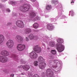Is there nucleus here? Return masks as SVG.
I'll return each mask as SVG.
<instances>
[{
	"mask_svg": "<svg viewBox=\"0 0 77 77\" xmlns=\"http://www.w3.org/2000/svg\"><path fill=\"white\" fill-rule=\"evenodd\" d=\"M33 50L35 52L33 51H32L30 54L29 56L31 59H35L38 57V54L36 53H39L41 52V48L38 46V45H35L33 48Z\"/></svg>",
	"mask_w": 77,
	"mask_h": 77,
	"instance_id": "1",
	"label": "nucleus"
},
{
	"mask_svg": "<svg viewBox=\"0 0 77 77\" xmlns=\"http://www.w3.org/2000/svg\"><path fill=\"white\" fill-rule=\"evenodd\" d=\"M57 42L58 43L56 45L57 50L59 52H62L64 50V46L61 43L63 42V41L62 38H59L57 40Z\"/></svg>",
	"mask_w": 77,
	"mask_h": 77,
	"instance_id": "2",
	"label": "nucleus"
},
{
	"mask_svg": "<svg viewBox=\"0 0 77 77\" xmlns=\"http://www.w3.org/2000/svg\"><path fill=\"white\" fill-rule=\"evenodd\" d=\"M30 7V5H22L20 7V9L25 13L26 11H29Z\"/></svg>",
	"mask_w": 77,
	"mask_h": 77,
	"instance_id": "3",
	"label": "nucleus"
},
{
	"mask_svg": "<svg viewBox=\"0 0 77 77\" xmlns=\"http://www.w3.org/2000/svg\"><path fill=\"white\" fill-rule=\"evenodd\" d=\"M60 63V62L57 60H54V61H51L49 63L50 65H51V67L53 68H57V63Z\"/></svg>",
	"mask_w": 77,
	"mask_h": 77,
	"instance_id": "4",
	"label": "nucleus"
},
{
	"mask_svg": "<svg viewBox=\"0 0 77 77\" xmlns=\"http://www.w3.org/2000/svg\"><path fill=\"white\" fill-rule=\"evenodd\" d=\"M6 44L8 48H12L13 46H14V41L10 39L8 41Z\"/></svg>",
	"mask_w": 77,
	"mask_h": 77,
	"instance_id": "5",
	"label": "nucleus"
},
{
	"mask_svg": "<svg viewBox=\"0 0 77 77\" xmlns=\"http://www.w3.org/2000/svg\"><path fill=\"white\" fill-rule=\"evenodd\" d=\"M16 24L17 27L20 28H23L24 27V25L23 22L22 21H17L16 22Z\"/></svg>",
	"mask_w": 77,
	"mask_h": 77,
	"instance_id": "6",
	"label": "nucleus"
},
{
	"mask_svg": "<svg viewBox=\"0 0 77 77\" xmlns=\"http://www.w3.org/2000/svg\"><path fill=\"white\" fill-rule=\"evenodd\" d=\"M16 40L18 42L21 43L23 42V37L20 35H17L16 37Z\"/></svg>",
	"mask_w": 77,
	"mask_h": 77,
	"instance_id": "7",
	"label": "nucleus"
},
{
	"mask_svg": "<svg viewBox=\"0 0 77 77\" xmlns=\"http://www.w3.org/2000/svg\"><path fill=\"white\" fill-rule=\"evenodd\" d=\"M8 61V58L6 57L0 56V62L2 63H5Z\"/></svg>",
	"mask_w": 77,
	"mask_h": 77,
	"instance_id": "8",
	"label": "nucleus"
},
{
	"mask_svg": "<svg viewBox=\"0 0 77 77\" xmlns=\"http://www.w3.org/2000/svg\"><path fill=\"white\" fill-rule=\"evenodd\" d=\"M25 48V45L23 44H19L17 47V48L19 51H23Z\"/></svg>",
	"mask_w": 77,
	"mask_h": 77,
	"instance_id": "9",
	"label": "nucleus"
},
{
	"mask_svg": "<svg viewBox=\"0 0 77 77\" xmlns=\"http://www.w3.org/2000/svg\"><path fill=\"white\" fill-rule=\"evenodd\" d=\"M28 37L29 39H35V40H38V37L37 36H36L32 34H30L29 36Z\"/></svg>",
	"mask_w": 77,
	"mask_h": 77,
	"instance_id": "10",
	"label": "nucleus"
},
{
	"mask_svg": "<svg viewBox=\"0 0 77 77\" xmlns=\"http://www.w3.org/2000/svg\"><path fill=\"white\" fill-rule=\"evenodd\" d=\"M45 65H46V64L45 62L40 63L39 64V68L40 69H44V68L45 67Z\"/></svg>",
	"mask_w": 77,
	"mask_h": 77,
	"instance_id": "11",
	"label": "nucleus"
},
{
	"mask_svg": "<svg viewBox=\"0 0 77 77\" xmlns=\"http://www.w3.org/2000/svg\"><path fill=\"white\" fill-rule=\"evenodd\" d=\"M1 54L4 56H8L9 55V52L6 51H3L1 52Z\"/></svg>",
	"mask_w": 77,
	"mask_h": 77,
	"instance_id": "12",
	"label": "nucleus"
},
{
	"mask_svg": "<svg viewBox=\"0 0 77 77\" xmlns=\"http://www.w3.org/2000/svg\"><path fill=\"white\" fill-rule=\"evenodd\" d=\"M54 28V26L51 24H48L47 26V29L49 30H52Z\"/></svg>",
	"mask_w": 77,
	"mask_h": 77,
	"instance_id": "13",
	"label": "nucleus"
},
{
	"mask_svg": "<svg viewBox=\"0 0 77 77\" xmlns=\"http://www.w3.org/2000/svg\"><path fill=\"white\" fill-rule=\"evenodd\" d=\"M19 67H22L24 69H25L26 71H28V70L30 68V67L28 65H25L24 66H20Z\"/></svg>",
	"mask_w": 77,
	"mask_h": 77,
	"instance_id": "14",
	"label": "nucleus"
},
{
	"mask_svg": "<svg viewBox=\"0 0 77 77\" xmlns=\"http://www.w3.org/2000/svg\"><path fill=\"white\" fill-rule=\"evenodd\" d=\"M38 60L40 63H43V62H45L44 60V59L42 57V56H40L38 58Z\"/></svg>",
	"mask_w": 77,
	"mask_h": 77,
	"instance_id": "15",
	"label": "nucleus"
},
{
	"mask_svg": "<svg viewBox=\"0 0 77 77\" xmlns=\"http://www.w3.org/2000/svg\"><path fill=\"white\" fill-rule=\"evenodd\" d=\"M31 32L32 30H31L30 29L27 28L25 29L24 33H26V34H29Z\"/></svg>",
	"mask_w": 77,
	"mask_h": 77,
	"instance_id": "16",
	"label": "nucleus"
},
{
	"mask_svg": "<svg viewBox=\"0 0 77 77\" xmlns=\"http://www.w3.org/2000/svg\"><path fill=\"white\" fill-rule=\"evenodd\" d=\"M4 36L2 35H0V44H2L4 41Z\"/></svg>",
	"mask_w": 77,
	"mask_h": 77,
	"instance_id": "17",
	"label": "nucleus"
},
{
	"mask_svg": "<svg viewBox=\"0 0 77 77\" xmlns=\"http://www.w3.org/2000/svg\"><path fill=\"white\" fill-rule=\"evenodd\" d=\"M36 16V14L35 12H33L30 14L29 16L30 18H34Z\"/></svg>",
	"mask_w": 77,
	"mask_h": 77,
	"instance_id": "18",
	"label": "nucleus"
},
{
	"mask_svg": "<svg viewBox=\"0 0 77 77\" xmlns=\"http://www.w3.org/2000/svg\"><path fill=\"white\" fill-rule=\"evenodd\" d=\"M51 9V6L50 5H47L46 7V9L47 11H49Z\"/></svg>",
	"mask_w": 77,
	"mask_h": 77,
	"instance_id": "19",
	"label": "nucleus"
},
{
	"mask_svg": "<svg viewBox=\"0 0 77 77\" xmlns=\"http://www.w3.org/2000/svg\"><path fill=\"white\" fill-rule=\"evenodd\" d=\"M33 26L35 29H37V28H38V27H39V25L38 23H35L33 24Z\"/></svg>",
	"mask_w": 77,
	"mask_h": 77,
	"instance_id": "20",
	"label": "nucleus"
},
{
	"mask_svg": "<svg viewBox=\"0 0 77 77\" xmlns=\"http://www.w3.org/2000/svg\"><path fill=\"white\" fill-rule=\"evenodd\" d=\"M54 42L53 41L50 42L49 45L51 47H54Z\"/></svg>",
	"mask_w": 77,
	"mask_h": 77,
	"instance_id": "21",
	"label": "nucleus"
},
{
	"mask_svg": "<svg viewBox=\"0 0 77 77\" xmlns=\"http://www.w3.org/2000/svg\"><path fill=\"white\" fill-rule=\"evenodd\" d=\"M60 68H61V67H59V69L57 70H54L55 73V74H58L59 72V71L60 70Z\"/></svg>",
	"mask_w": 77,
	"mask_h": 77,
	"instance_id": "22",
	"label": "nucleus"
},
{
	"mask_svg": "<svg viewBox=\"0 0 77 77\" xmlns=\"http://www.w3.org/2000/svg\"><path fill=\"white\" fill-rule=\"evenodd\" d=\"M10 3L11 5H15L17 4V3L15 1H11Z\"/></svg>",
	"mask_w": 77,
	"mask_h": 77,
	"instance_id": "23",
	"label": "nucleus"
},
{
	"mask_svg": "<svg viewBox=\"0 0 77 77\" xmlns=\"http://www.w3.org/2000/svg\"><path fill=\"white\" fill-rule=\"evenodd\" d=\"M34 65L35 66H37L38 65V61H35L34 63Z\"/></svg>",
	"mask_w": 77,
	"mask_h": 77,
	"instance_id": "24",
	"label": "nucleus"
},
{
	"mask_svg": "<svg viewBox=\"0 0 77 77\" xmlns=\"http://www.w3.org/2000/svg\"><path fill=\"white\" fill-rule=\"evenodd\" d=\"M51 52L53 54H56V51L55 50H51Z\"/></svg>",
	"mask_w": 77,
	"mask_h": 77,
	"instance_id": "25",
	"label": "nucleus"
},
{
	"mask_svg": "<svg viewBox=\"0 0 77 77\" xmlns=\"http://www.w3.org/2000/svg\"><path fill=\"white\" fill-rule=\"evenodd\" d=\"M52 3H54L55 5L57 4L58 2H57V0H53L52 1Z\"/></svg>",
	"mask_w": 77,
	"mask_h": 77,
	"instance_id": "26",
	"label": "nucleus"
},
{
	"mask_svg": "<svg viewBox=\"0 0 77 77\" xmlns=\"http://www.w3.org/2000/svg\"><path fill=\"white\" fill-rule=\"evenodd\" d=\"M5 8V5L3 4L0 3V8Z\"/></svg>",
	"mask_w": 77,
	"mask_h": 77,
	"instance_id": "27",
	"label": "nucleus"
},
{
	"mask_svg": "<svg viewBox=\"0 0 77 77\" xmlns=\"http://www.w3.org/2000/svg\"><path fill=\"white\" fill-rule=\"evenodd\" d=\"M39 20V18H38V17H36L33 19L34 21H38Z\"/></svg>",
	"mask_w": 77,
	"mask_h": 77,
	"instance_id": "28",
	"label": "nucleus"
},
{
	"mask_svg": "<svg viewBox=\"0 0 77 77\" xmlns=\"http://www.w3.org/2000/svg\"><path fill=\"white\" fill-rule=\"evenodd\" d=\"M20 62L21 63H22V64H25L26 61H24L23 60H20Z\"/></svg>",
	"mask_w": 77,
	"mask_h": 77,
	"instance_id": "29",
	"label": "nucleus"
},
{
	"mask_svg": "<svg viewBox=\"0 0 77 77\" xmlns=\"http://www.w3.org/2000/svg\"><path fill=\"white\" fill-rule=\"evenodd\" d=\"M33 75L31 72H29L28 73V76L29 77H32Z\"/></svg>",
	"mask_w": 77,
	"mask_h": 77,
	"instance_id": "30",
	"label": "nucleus"
},
{
	"mask_svg": "<svg viewBox=\"0 0 77 77\" xmlns=\"http://www.w3.org/2000/svg\"><path fill=\"white\" fill-rule=\"evenodd\" d=\"M70 13L71 14V16H73L74 15V12L72 10H71V11H70Z\"/></svg>",
	"mask_w": 77,
	"mask_h": 77,
	"instance_id": "31",
	"label": "nucleus"
},
{
	"mask_svg": "<svg viewBox=\"0 0 77 77\" xmlns=\"http://www.w3.org/2000/svg\"><path fill=\"white\" fill-rule=\"evenodd\" d=\"M6 11L7 12H11V10L9 8L6 9Z\"/></svg>",
	"mask_w": 77,
	"mask_h": 77,
	"instance_id": "32",
	"label": "nucleus"
},
{
	"mask_svg": "<svg viewBox=\"0 0 77 77\" xmlns=\"http://www.w3.org/2000/svg\"><path fill=\"white\" fill-rule=\"evenodd\" d=\"M33 77H39V76L38 75L35 74L33 75Z\"/></svg>",
	"mask_w": 77,
	"mask_h": 77,
	"instance_id": "33",
	"label": "nucleus"
},
{
	"mask_svg": "<svg viewBox=\"0 0 77 77\" xmlns=\"http://www.w3.org/2000/svg\"><path fill=\"white\" fill-rule=\"evenodd\" d=\"M26 41H29V38L28 37H26V38L25 39Z\"/></svg>",
	"mask_w": 77,
	"mask_h": 77,
	"instance_id": "34",
	"label": "nucleus"
},
{
	"mask_svg": "<svg viewBox=\"0 0 77 77\" xmlns=\"http://www.w3.org/2000/svg\"><path fill=\"white\" fill-rule=\"evenodd\" d=\"M7 25V26H11V25H12V23L10 22L8 23Z\"/></svg>",
	"mask_w": 77,
	"mask_h": 77,
	"instance_id": "35",
	"label": "nucleus"
},
{
	"mask_svg": "<svg viewBox=\"0 0 77 77\" xmlns=\"http://www.w3.org/2000/svg\"><path fill=\"white\" fill-rule=\"evenodd\" d=\"M42 76H43L42 77H46L47 76L45 75V74L43 73L42 74Z\"/></svg>",
	"mask_w": 77,
	"mask_h": 77,
	"instance_id": "36",
	"label": "nucleus"
},
{
	"mask_svg": "<svg viewBox=\"0 0 77 77\" xmlns=\"http://www.w3.org/2000/svg\"><path fill=\"white\" fill-rule=\"evenodd\" d=\"M14 59H17L18 57V56L17 55H14Z\"/></svg>",
	"mask_w": 77,
	"mask_h": 77,
	"instance_id": "37",
	"label": "nucleus"
},
{
	"mask_svg": "<svg viewBox=\"0 0 77 77\" xmlns=\"http://www.w3.org/2000/svg\"><path fill=\"white\" fill-rule=\"evenodd\" d=\"M10 77H14V74H12L10 75Z\"/></svg>",
	"mask_w": 77,
	"mask_h": 77,
	"instance_id": "38",
	"label": "nucleus"
},
{
	"mask_svg": "<svg viewBox=\"0 0 77 77\" xmlns=\"http://www.w3.org/2000/svg\"><path fill=\"white\" fill-rule=\"evenodd\" d=\"M20 16H23V14L21 13H20L19 14Z\"/></svg>",
	"mask_w": 77,
	"mask_h": 77,
	"instance_id": "39",
	"label": "nucleus"
},
{
	"mask_svg": "<svg viewBox=\"0 0 77 77\" xmlns=\"http://www.w3.org/2000/svg\"><path fill=\"white\" fill-rule=\"evenodd\" d=\"M7 0H2V2H5Z\"/></svg>",
	"mask_w": 77,
	"mask_h": 77,
	"instance_id": "40",
	"label": "nucleus"
},
{
	"mask_svg": "<svg viewBox=\"0 0 77 77\" xmlns=\"http://www.w3.org/2000/svg\"><path fill=\"white\" fill-rule=\"evenodd\" d=\"M30 1H31L32 2H35V1H36V0H30Z\"/></svg>",
	"mask_w": 77,
	"mask_h": 77,
	"instance_id": "41",
	"label": "nucleus"
},
{
	"mask_svg": "<svg viewBox=\"0 0 77 77\" xmlns=\"http://www.w3.org/2000/svg\"><path fill=\"white\" fill-rule=\"evenodd\" d=\"M21 74V75H24V73H22Z\"/></svg>",
	"mask_w": 77,
	"mask_h": 77,
	"instance_id": "42",
	"label": "nucleus"
},
{
	"mask_svg": "<svg viewBox=\"0 0 77 77\" xmlns=\"http://www.w3.org/2000/svg\"><path fill=\"white\" fill-rule=\"evenodd\" d=\"M2 11H5V9H2Z\"/></svg>",
	"mask_w": 77,
	"mask_h": 77,
	"instance_id": "43",
	"label": "nucleus"
},
{
	"mask_svg": "<svg viewBox=\"0 0 77 77\" xmlns=\"http://www.w3.org/2000/svg\"><path fill=\"white\" fill-rule=\"evenodd\" d=\"M74 3V2L72 1V2H71V3Z\"/></svg>",
	"mask_w": 77,
	"mask_h": 77,
	"instance_id": "44",
	"label": "nucleus"
},
{
	"mask_svg": "<svg viewBox=\"0 0 77 77\" xmlns=\"http://www.w3.org/2000/svg\"><path fill=\"white\" fill-rule=\"evenodd\" d=\"M47 17H48V16H47Z\"/></svg>",
	"mask_w": 77,
	"mask_h": 77,
	"instance_id": "45",
	"label": "nucleus"
},
{
	"mask_svg": "<svg viewBox=\"0 0 77 77\" xmlns=\"http://www.w3.org/2000/svg\"><path fill=\"white\" fill-rule=\"evenodd\" d=\"M72 0V1H74V0Z\"/></svg>",
	"mask_w": 77,
	"mask_h": 77,
	"instance_id": "46",
	"label": "nucleus"
}]
</instances>
